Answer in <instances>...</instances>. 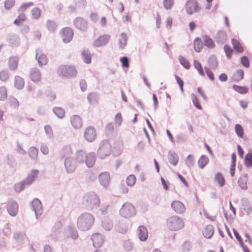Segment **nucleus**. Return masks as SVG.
<instances>
[{
	"label": "nucleus",
	"instance_id": "1",
	"mask_svg": "<svg viewBox=\"0 0 252 252\" xmlns=\"http://www.w3.org/2000/svg\"><path fill=\"white\" fill-rule=\"evenodd\" d=\"M94 220V217L90 213L82 214L78 219V228L82 231L89 230L93 225Z\"/></svg>",
	"mask_w": 252,
	"mask_h": 252
},
{
	"label": "nucleus",
	"instance_id": "2",
	"mask_svg": "<svg viewBox=\"0 0 252 252\" xmlns=\"http://www.w3.org/2000/svg\"><path fill=\"white\" fill-rule=\"evenodd\" d=\"M99 197L94 192H90L84 196L83 204L86 209L91 210L97 208L100 205Z\"/></svg>",
	"mask_w": 252,
	"mask_h": 252
},
{
	"label": "nucleus",
	"instance_id": "3",
	"mask_svg": "<svg viewBox=\"0 0 252 252\" xmlns=\"http://www.w3.org/2000/svg\"><path fill=\"white\" fill-rule=\"evenodd\" d=\"M57 73L62 78H70L75 77L77 71L75 67L73 65L61 64L57 68Z\"/></svg>",
	"mask_w": 252,
	"mask_h": 252
},
{
	"label": "nucleus",
	"instance_id": "4",
	"mask_svg": "<svg viewBox=\"0 0 252 252\" xmlns=\"http://www.w3.org/2000/svg\"><path fill=\"white\" fill-rule=\"evenodd\" d=\"M183 220L178 216H172L167 220V226L171 231H177L184 227Z\"/></svg>",
	"mask_w": 252,
	"mask_h": 252
},
{
	"label": "nucleus",
	"instance_id": "5",
	"mask_svg": "<svg viewBox=\"0 0 252 252\" xmlns=\"http://www.w3.org/2000/svg\"><path fill=\"white\" fill-rule=\"evenodd\" d=\"M111 153V145L107 140L102 141L100 144L99 148L97 150V155L99 158L104 159Z\"/></svg>",
	"mask_w": 252,
	"mask_h": 252
},
{
	"label": "nucleus",
	"instance_id": "6",
	"mask_svg": "<svg viewBox=\"0 0 252 252\" xmlns=\"http://www.w3.org/2000/svg\"><path fill=\"white\" fill-rule=\"evenodd\" d=\"M120 215L125 218H129L134 216L136 214L135 208L130 203H125L120 210Z\"/></svg>",
	"mask_w": 252,
	"mask_h": 252
},
{
	"label": "nucleus",
	"instance_id": "7",
	"mask_svg": "<svg viewBox=\"0 0 252 252\" xmlns=\"http://www.w3.org/2000/svg\"><path fill=\"white\" fill-rule=\"evenodd\" d=\"M64 165L65 172L67 174H71L75 172L77 167V163L73 157H68L65 158Z\"/></svg>",
	"mask_w": 252,
	"mask_h": 252
},
{
	"label": "nucleus",
	"instance_id": "8",
	"mask_svg": "<svg viewBox=\"0 0 252 252\" xmlns=\"http://www.w3.org/2000/svg\"><path fill=\"white\" fill-rule=\"evenodd\" d=\"M185 8L187 13L189 15H192L195 12H197L200 9L196 0H187L185 4Z\"/></svg>",
	"mask_w": 252,
	"mask_h": 252
},
{
	"label": "nucleus",
	"instance_id": "9",
	"mask_svg": "<svg viewBox=\"0 0 252 252\" xmlns=\"http://www.w3.org/2000/svg\"><path fill=\"white\" fill-rule=\"evenodd\" d=\"M32 206L37 219L41 216L43 212L42 205L38 198H34L32 202Z\"/></svg>",
	"mask_w": 252,
	"mask_h": 252
},
{
	"label": "nucleus",
	"instance_id": "10",
	"mask_svg": "<svg viewBox=\"0 0 252 252\" xmlns=\"http://www.w3.org/2000/svg\"><path fill=\"white\" fill-rule=\"evenodd\" d=\"M73 30L69 27H65L62 29V35L63 41L65 43L69 42L73 36Z\"/></svg>",
	"mask_w": 252,
	"mask_h": 252
},
{
	"label": "nucleus",
	"instance_id": "11",
	"mask_svg": "<svg viewBox=\"0 0 252 252\" xmlns=\"http://www.w3.org/2000/svg\"><path fill=\"white\" fill-rule=\"evenodd\" d=\"M73 24L77 29L82 31H85L88 28L87 21L84 18L80 17L74 19Z\"/></svg>",
	"mask_w": 252,
	"mask_h": 252
},
{
	"label": "nucleus",
	"instance_id": "12",
	"mask_svg": "<svg viewBox=\"0 0 252 252\" xmlns=\"http://www.w3.org/2000/svg\"><path fill=\"white\" fill-rule=\"evenodd\" d=\"M100 185L104 188H107L110 183V176L108 172L105 171L100 173L98 176Z\"/></svg>",
	"mask_w": 252,
	"mask_h": 252
},
{
	"label": "nucleus",
	"instance_id": "13",
	"mask_svg": "<svg viewBox=\"0 0 252 252\" xmlns=\"http://www.w3.org/2000/svg\"><path fill=\"white\" fill-rule=\"evenodd\" d=\"M18 204L16 201H9L7 205L6 209L11 216L14 217L17 215L18 211Z\"/></svg>",
	"mask_w": 252,
	"mask_h": 252
},
{
	"label": "nucleus",
	"instance_id": "14",
	"mask_svg": "<svg viewBox=\"0 0 252 252\" xmlns=\"http://www.w3.org/2000/svg\"><path fill=\"white\" fill-rule=\"evenodd\" d=\"M84 137L88 142L93 141L96 137L95 129L92 126H89L86 128L84 131Z\"/></svg>",
	"mask_w": 252,
	"mask_h": 252
},
{
	"label": "nucleus",
	"instance_id": "15",
	"mask_svg": "<svg viewBox=\"0 0 252 252\" xmlns=\"http://www.w3.org/2000/svg\"><path fill=\"white\" fill-rule=\"evenodd\" d=\"M110 35L109 34H103L99 36L94 42L95 47H99L105 45L110 40Z\"/></svg>",
	"mask_w": 252,
	"mask_h": 252
},
{
	"label": "nucleus",
	"instance_id": "16",
	"mask_svg": "<svg viewBox=\"0 0 252 252\" xmlns=\"http://www.w3.org/2000/svg\"><path fill=\"white\" fill-rule=\"evenodd\" d=\"M91 240L93 241V246L95 248L100 247L104 242V239L102 235L99 233H96L91 237Z\"/></svg>",
	"mask_w": 252,
	"mask_h": 252
},
{
	"label": "nucleus",
	"instance_id": "17",
	"mask_svg": "<svg viewBox=\"0 0 252 252\" xmlns=\"http://www.w3.org/2000/svg\"><path fill=\"white\" fill-rule=\"evenodd\" d=\"M171 208L177 214H182L186 210L184 205L179 201H174L171 203Z\"/></svg>",
	"mask_w": 252,
	"mask_h": 252
},
{
	"label": "nucleus",
	"instance_id": "18",
	"mask_svg": "<svg viewBox=\"0 0 252 252\" xmlns=\"http://www.w3.org/2000/svg\"><path fill=\"white\" fill-rule=\"evenodd\" d=\"M95 160V153L94 152H90L88 154H86V158L85 160V163L88 167L91 168L94 164Z\"/></svg>",
	"mask_w": 252,
	"mask_h": 252
},
{
	"label": "nucleus",
	"instance_id": "19",
	"mask_svg": "<svg viewBox=\"0 0 252 252\" xmlns=\"http://www.w3.org/2000/svg\"><path fill=\"white\" fill-rule=\"evenodd\" d=\"M7 42L12 47L18 46L20 43L19 37L15 34H10L7 37Z\"/></svg>",
	"mask_w": 252,
	"mask_h": 252
},
{
	"label": "nucleus",
	"instance_id": "20",
	"mask_svg": "<svg viewBox=\"0 0 252 252\" xmlns=\"http://www.w3.org/2000/svg\"><path fill=\"white\" fill-rule=\"evenodd\" d=\"M138 237L142 241H145L147 239L148 233L147 228L143 225H140L137 230Z\"/></svg>",
	"mask_w": 252,
	"mask_h": 252
},
{
	"label": "nucleus",
	"instance_id": "21",
	"mask_svg": "<svg viewBox=\"0 0 252 252\" xmlns=\"http://www.w3.org/2000/svg\"><path fill=\"white\" fill-rule=\"evenodd\" d=\"M215 40L218 44H224L227 40V34L224 31H219L216 35Z\"/></svg>",
	"mask_w": 252,
	"mask_h": 252
},
{
	"label": "nucleus",
	"instance_id": "22",
	"mask_svg": "<svg viewBox=\"0 0 252 252\" xmlns=\"http://www.w3.org/2000/svg\"><path fill=\"white\" fill-rule=\"evenodd\" d=\"M248 175L247 174H243L239 177L238 181V184L242 189L246 190L248 189Z\"/></svg>",
	"mask_w": 252,
	"mask_h": 252
},
{
	"label": "nucleus",
	"instance_id": "23",
	"mask_svg": "<svg viewBox=\"0 0 252 252\" xmlns=\"http://www.w3.org/2000/svg\"><path fill=\"white\" fill-rule=\"evenodd\" d=\"M30 78L34 82H37L40 80L41 73L39 70L36 68H32L30 71Z\"/></svg>",
	"mask_w": 252,
	"mask_h": 252
},
{
	"label": "nucleus",
	"instance_id": "24",
	"mask_svg": "<svg viewBox=\"0 0 252 252\" xmlns=\"http://www.w3.org/2000/svg\"><path fill=\"white\" fill-rule=\"evenodd\" d=\"M72 154L71 148L70 146H65L62 148L60 152V156L62 158H66L70 157Z\"/></svg>",
	"mask_w": 252,
	"mask_h": 252
},
{
	"label": "nucleus",
	"instance_id": "25",
	"mask_svg": "<svg viewBox=\"0 0 252 252\" xmlns=\"http://www.w3.org/2000/svg\"><path fill=\"white\" fill-rule=\"evenodd\" d=\"M168 159L169 162L173 166H176L178 162L179 157L178 155L175 152L169 151L168 154Z\"/></svg>",
	"mask_w": 252,
	"mask_h": 252
},
{
	"label": "nucleus",
	"instance_id": "26",
	"mask_svg": "<svg viewBox=\"0 0 252 252\" xmlns=\"http://www.w3.org/2000/svg\"><path fill=\"white\" fill-rule=\"evenodd\" d=\"M70 121L72 126L75 128H80L82 126V120L77 115H74L70 118Z\"/></svg>",
	"mask_w": 252,
	"mask_h": 252
},
{
	"label": "nucleus",
	"instance_id": "27",
	"mask_svg": "<svg viewBox=\"0 0 252 252\" xmlns=\"http://www.w3.org/2000/svg\"><path fill=\"white\" fill-rule=\"evenodd\" d=\"M86 158V153L82 150L78 151L75 154V159L76 162L82 164L85 163V160Z\"/></svg>",
	"mask_w": 252,
	"mask_h": 252
},
{
	"label": "nucleus",
	"instance_id": "28",
	"mask_svg": "<svg viewBox=\"0 0 252 252\" xmlns=\"http://www.w3.org/2000/svg\"><path fill=\"white\" fill-rule=\"evenodd\" d=\"M214 228L213 226L211 224L207 225L203 231L204 236L207 239L211 238L214 234Z\"/></svg>",
	"mask_w": 252,
	"mask_h": 252
},
{
	"label": "nucleus",
	"instance_id": "29",
	"mask_svg": "<svg viewBox=\"0 0 252 252\" xmlns=\"http://www.w3.org/2000/svg\"><path fill=\"white\" fill-rule=\"evenodd\" d=\"M26 237V234L22 232H16L14 235V239L20 245L24 244Z\"/></svg>",
	"mask_w": 252,
	"mask_h": 252
},
{
	"label": "nucleus",
	"instance_id": "30",
	"mask_svg": "<svg viewBox=\"0 0 252 252\" xmlns=\"http://www.w3.org/2000/svg\"><path fill=\"white\" fill-rule=\"evenodd\" d=\"M244 72L243 70L240 69L237 70L233 74L232 79L234 82H238L244 78Z\"/></svg>",
	"mask_w": 252,
	"mask_h": 252
},
{
	"label": "nucleus",
	"instance_id": "31",
	"mask_svg": "<svg viewBox=\"0 0 252 252\" xmlns=\"http://www.w3.org/2000/svg\"><path fill=\"white\" fill-rule=\"evenodd\" d=\"M202 39L204 41V44L205 46L210 49H213L215 48V43L210 36L207 35H204L202 36Z\"/></svg>",
	"mask_w": 252,
	"mask_h": 252
},
{
	"label": "nucleus",
	"instance_id": "32",
	"mask_svg": "<svg viewBox=\"0 0 252 252\" xmlns=\"http://www.w3.org/2000/svg\"><path fill=\"white\" fill-rule=\"evenodd\" d=\"M38 174L37 170H33L30 174L29 175L28 177L25 180V182L27 183V185H29L32 183V182L37 178Z\"/></svg>",
	"mask_w": 252,
	"mask_h": 252
},
{
	"label": "nucleus",
	"instance_id": "33",
	"mask_svg": "<svg viewBox=\"0 0 252 252\" xmlns=\"http://www.w3.org/2000/svg\"><path fill=\"white\" fill-rule=\"evenodd\" d=\"M24 79L19 76H15L14 81L15 87L18 90H21L24 88Z\"/></svg>",
	"mask_w": 252,
	"mask_h": 252
},
{
	"label": "nucleus",
	"instance_id": "34",
	"mask_svg": "<svg viewBox=\"0 0 252 252\" xmlns=\"http://www.w3.org/2000/svg\"><path fill=\"white\" fill-rule=\"evenodd\" d=\"M127 34L125 32L121 34L120 37L119 39V47L121 49H124L127 44Z\"/></svg>",
	"mask_w": 252,
	"mask_h": 252
},
{
	"label": "nucleus",
	"instance_id": "35",
	"mask_svg": "<svg viewBox=\"0 0 252 252\" xmlns=\"http://www.w3.org/2000/svg\"><path fill=\"white\" fill-rule=\"evenodd\" d=\"M209 158L205 155H202L198 160V167L203 169L209 162Z\"/></svg>",
	"mask_w": 252,
	"mask_h": 252
},
{
	"label": "nucleus",
	"instance_id": "36",
	"mask_svg": "<svg viewBox=\"0 0 252 252\" xmlns=\"http://www.w3.org/2000/svg\"><path fill=\"white\" fill-rule=\"evenodd\" d=\"M99 96L95 93H90L87 96V99L91 104H95L97 103Z\"/></svg>",
	"mask_w": 252,
	"mask_h": 252
},
{
	"label": "nucleus",
	"instance_id": "37",
	"mask_svg": "<svg viewBox=\"0 0 252 252\" xmlns=\"http://www.w3.org/2000/svg\"><path fill=\"white\" fill-rule=\"evenodd\" d=\"M29 155L31 158L33 160H35L38 158V149L35 147L32 146L28 150Z\"/></svg>",
	"mask_w": 252,
	"mask_h": 252
},
{
	"label": "nucleus",
	"instance_id": "38",
	"mask_svg": "<svg viewBox=\"0 0 252 252\" xmlns=\"http://www.w3.org/2000/svg\"><path fill=\"white\" fill-rule=\"evenodd\" d=\"M112 221L109 219H105L102 221V226L106 231H110L113 227Z\"/></svg>",
	"mask_w": 252,
	"mask_h": 252
},
{
	"label": "nucleus",
	"instance_id": "39",
	"mask_svg": "<svg viewBox=\"0 0 252 252\" xmlns=\"http://www.w3.org/2000/svg\"><path fill=\"white\" fill-rule=\"evenodd\" d=\"M53 112L60 119H62L65 115V111L62 107H54L53 108Z\"/></svg>",
	"mask_w": 252,
	"mask_h": 252
},
{
	"label": "nucleus",
	"instance_id": "40",
	"mask_svg": "<svg viewBox=\"0 0 252 252\" xmlns=\"http://www.w3.org/2000/svg\"><path fill=\"white\" fill-rule=\"evenodd\" d=\"M232 44L234 50L238 53H242L244 51V49L240 42L236 39L233 38L232 39Z\"/></svg>",
	"mask_w": 252,
	"mask_h": 252
},
{
	"label": "nucleus",
	"instance_id": "41",
	"mask_svg": "<svg viewBox=\"0 0 252 252\" xmlns=\"http://www.w3.org/2000/svg\"><path fill=\"white\" fill-rule=\"evenodd\" d=\"M39 51L36 50V59L37 60L38 63H47V56L43 54H39Z\"/></svg>",
	"mask_w": 252,
	"mask_h": 252
},
{
	"label": "nucleus",
	"instance_id": "42",
	"mask_svg": "<svg viewBox=\"0 0 252 252\" xmlns=\"http://www.w3.org/2000/svg\"><path fill=\"white\" fill-rule=\"evenodd\" d=\"M232 88L235 91L241 94H246L249 92V89L247 87H242L237 85H233Z\"/></svg>",
	"mask_w": 252,
	"mask_h": 252
},
{
	"label": "nucleus",
	"instance_id": "43",
	"mask_svg": "<svg viewBox=\"0 0 252 252\" xmlns=\"http://www.w3.org/2000/svg\"><path fill=\"white\" fill-rule=\"evenodd\" d=\"M82 55L83 61L85 62V63H91V55L88 50H84L82 52Z\"/></svg>",
	"mask_w": 252,
	"mask_h": 252
},
{
	"label": "nucleus",
	"instance_id": "44",
	"mask_svg": "<svg viewBox=\"0 0 252 252\" xmlns=\"http://www.w3.org/2000/svg\"><path fill=\"white\" fill-rule=\"evenodd\" d=\"M115 229L118 232L124 234L127 232L128 228L125 223H119L116 225Z\"/></svg>",
	"mask_w": 252,
	"mask_h": 252
},
{
	"label": "nucleus",
	"instance_id": "45",
	"mask_svg": "<svg viewBox=\"0 0 252 252\" xmlns=\"http://www.w3.org/2000/svg\"><path fill=\"white\" fill-rule=\"evenodd\" d=\"M194 50L197 52H199L203 47V43L199 37H196L194 40Z\"/></svg>",
	"mask_w": 252,
	"mask_h": 252
},
{
	"label": "nucleus",
	"instance_id": "46",
	"mask_svg": "<svg viewBox=\"0 0 252 252\" xmlns=\"http://www.w3.org/2000/svg\"><path fill=\"white\" fill-rule=\"evenodd\" d=\"M215 180L218 183L220 186L222 187L225 184V180L220 172H218L215 177Z\"/></svg>",
	"mask_w": 252,
	"mask_h": 252
},
{
	"label": "nucleus",
	"instance_id": "47",
	"mask_svg": "<svg viewBox=\"0 0 252 252\" xmlns=\"http://www.w3.org/2000/svg\"><path fill=\"white\" fill-rule=\"evenodd\" d=\"M244 161L245 165L247 167H252V154L251 153L246 154Z\"/></svg>",
	"mask_w": 252,
	"mask_h": 252
},
{
	"label": "nucleus",
	"instance_id": "48",
	"mask_svg": "<svg viewBox=\"0 0 252 252\" xmlns=\"http://www.w3.org/2000/svg\"><path fill=\"white\" fill-rule=\"evenodd\" d=\"M46 26L48 30L51 32H55L57 28L56 23L55 21L50 20L47 21Z\"/></svg>",
	"mask_w": 252,
	"mask_h": 252
},
{
	"label": "nucleus",
	"instance_id": "49",
	"mask_svg": "<svg viewBox=\"0 0 252 252\" xmlns=\"http://www.w3.org/2000/svg\"><path fill=\"white\" fill-rule=\"evenodd\" d=\"M243 207L244 211L249 215L252 212V206L248 200H243Z\"/></svg>",
	"mask_w": 252,
	"mask_h": 252
},
{
	"label": "nucleus",
	"instance_id": "50",
	"mask_svg": "<svg viewBox=\"0 0 252 252\" xmlns=\"http://www.w3.org/2000/svg\"><path fill=\"white\" fill-rule=\"evenodd\" d=\"M32 16L33 19L37 20L41 16V10L38 7H34L32 10Z\"/></svg>",
	"mask_w": 252,
	"mask_h": 252
},
{
	"label": "nucleus",
	"instance_id": "51",
	"mask_svg": "<svg viewBox=\"0 0 252 252\" xmlns=\"http://www.w3.org/2000/svg\"><path fill=\"white\" fill-rule=\"evenodd\" d=\"M123 247L126 251L129 252L132 250L133 244L129 239L126 240L123 242Z\"/></svg>",
	"mask_w": 252,
	"mask_h": 252
},
{
	"label": "nucleus",
	"instance_id": "52",
	"mask_svg": "<svg viewBox=\"0 0 252 252\" xmlns=\"http://www.w3.org/2000/svg\"><path fill=\"white\" fill-rule=\"evenodd\" d=\"M26 20V15L24 13H21L18 17L14 20V24L16 26H20L22 22Z\"/></svg>",
	"mask_w": 252,
	"mask_h": 252
},
{
	"label": "nucleus",
	"instance_id": "53",
	"mask_svg": "<svg viewBox=\"0 0 252 252\" xmlns=\"http://www.w3.org/2000/svg\"><path fill=\"white\" fill-rule=\"evenodd\" d=\"M26 185H27V183L24 180L22 182L16 184L14 186V189L16 192H20L25 188Z\"/></svg>",
	"mask_w": 252,
	"mask_h": 252
},
{
	"label": "nucleus",
	"instance_id": "54",
	"mask_svg": "<svg viewBox=\"0 0 252 252\" xmlns=\"http://www.w3.org/2000/svg\"><path fill=\"white\" fill-rule=\"evenodd\" d=\"M7 97V90L5 87H0V100L4 101Z\"/></svg>",
	"mask_w": 252,
	"mask_h": 252
},
{
	"label": "nucleus",
	"instance_id": "55",
	"mask_svg": "<svg viewBox=\"0 0 252 252\" xmlns=\"http://www.w3.org/2000/svg\"><path fill=\"white\" fill-rule=\"evenodd\" d=\"M9 100L10 106L14 109H17L19 106V103L18 100L13 96H10Z\"/></svg>",
	"mask_w": 252,
	"mask_h": 252
},
{
	"label": "nucleus",
	"instance_id": "56",
	"mask_svg": "<svg viewBox=\"0 0 252 252\" xmlns=\"http://www.w3.org/2000/svg\"><path fill=\"white\" fill-rule=\"evenodd\" d=\"M67 231L69 233V236L73 239H76L78 237V233L76 229L71 227H68Z\"/></svg>",
	"mask_w": 252,
	"mask_h": 252
},
{
	"label": "nucleus",
	"instance_id": "57",
	"mask_svg": "<svg viewBox=\"0 0 252 252\" xmlns=\"http://www.w3.org/2000/svg\"><path fill=\"white\" fill-rule=\"evenodd\" d=\"M191 100L194 105L198 109L201 110L202 107L200 104V102L197 97V96L194 94H191Z\"/></svg>",
	"mask_w": 252,
	"mask_h": 252
},
{
	"label": "nucleus",
	"instance_id": "58",
	"mask_svg": "<svg viewBox=\"0 0 252 252\" xmlns=\"http://www.w3.org/2000/svg\"><path fill=\"white\" fill-rule=\"evenodd\" d=\"M235 130L237 135L243 138L244 135V130L242 126L240 124H236L235 126Z\"/></svg>",
	"mask_w": 252,
	"mask_h": 252
},
{
	"label": "nucleus",
	"instance_id": "59",
	"mask_svg": "<svg viewBox=\"0 0 252 252\" xmlns=\"http://www.w3.org/2000/svg\"><path fill=\"white\" fill-rule=\"evenodd\" d=\"M34 4L33 2H29L27 3H23L18 9V12L23 13L24 11H25L28 7L30 6H32Z\"/></svg>",
	"mask_w": 252,
	"mask_h": 252
},
{
	"label": "nucleus",
	"instance_id": "60",
	"mask_svg": "<svg viewBox=\"0 0 252 252\" xmlns=\"http://www.w3.org/2000/svg\"><path fill=\"white\" fill-rule=\"evenodd\" d=\"M136 182V177L134 175H129L126 179V184L130 187L133 186Z\"/></svg>",
	"mask_w": 252,
	"mask_h": 252
},
{
	"label": "nucleus",
	"instance_id": "61",
	"mask_svg": "<svg viewBox=\"0 0 252 252\" xmlns=\"http://www.w3.org/2000/svg\"><path fill=\"white\" fill-rule=\"evenodd\" d=\"M174 0H164L163 1V6L166 10L171 9L174 5Z\"/></svg>",
	"mask_w": 252,
	"mask_h": 252
},
{
	"label": "nucleus",
	"instance_id": "62",
	"mask_svg": "<svg viewBox=\"0 0 252 252\" xmlns=\"http://www.w3.org/2000/svg\"><path fill=\"white\" fill-rule=\"evenodd\" d=\"M15 0H5L4 6L6 10H10L15 4Z\"/></svg>",
	"mask_w": 252,
	"mask_h": 252
},
{
	"label": "nucleus",
	"instance_id": "63",
	"mask_svg": "<svg viewBox=\"0 0 252 252\" xmlns=\"http://www.w3.org/2000/svg\"><path fill=\"white\" fill-rule=\"evenodd\" d=\"M194 159L192 157V156L191 155H189L187 157L186 159V163L187 166L189 168H191L193 167L194 165Z\"/></svg>",
	"mask_w": 252,
	"mask_h": 252
},
{
	"label": "nucleus",
	"instance_id": "64",
	"mask_svg": "<svg viewBox=\"0 0 252 252\" xmlns=\"http://www.w3.org/2000/svg\"><path fill=\"white\" fill-rule=\"evenodd\" d=\"M224 51L225 53L226 56L228 58H230L232 55L233 50L228 45H225L224 46Z\"/></svg>",
	"mask_w": 252,
	"mask_h": 252
}]
</instances>
